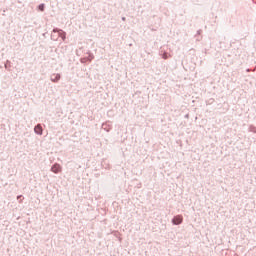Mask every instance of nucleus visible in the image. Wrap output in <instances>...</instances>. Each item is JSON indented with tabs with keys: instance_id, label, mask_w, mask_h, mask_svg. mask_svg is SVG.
Returning a JSON list of instances; mask_svg holds the SVG:
<instances>
[{
	"instance_id": "obj_1",
	"label": "nucleus",
	"mask_w": 256,
	"mask_h": 256,
	"mask_svg": "<svg viewBox=\"0 0 256 256\" xmlns=\"http://www.w3.org/2000/svg\"><path fill=\"white\" fill-rule=\"evenodd\" d=\"M172 222L174 225H181L183 223V216H175Z\"/></svg>"
},
{
	"instance_id": "obj_2",
	"label": "nucleus",
	"mask_w": 256,
	"mask_h": 256,
	"mask_svg": "<svg viewBox=\"0 0 256 256\" xmlns=\"http://www.w3.org/2000/svg\"><path fill=\"white\" fill-rule=\"evenodd\" d=\"M52 172H53V173H61V165H59V164H54V165L52 166Z\"/></svg>"
},
{
	"instance_id": "obj_3",
	"label": "nucleus",
	"mask_w": 256,
	"mask_h": 256,
	"mask_svg": "<svg viewBox=\"0 0 256 256\" xmlns=\"http://www.w3.org/2000/svg\"><path fill=\"white\" fill-rule=\"evenodd\" d=\"M34 131H35V133H37V135L43 134V128L39 124L34 128Z\"/></svg>"
},
{
	"instance_id": "obj_4",
	"label": "nucleus",
	"mask_w": 256,
	"mask_h": 256,
	"mask_svg": "<svg viewBox=\"0 0 256 256\" xmlns=\"http://www.w3.org/2000/svg\"><path fill=\"white\" fill-rule=\"evenodd\" d=\"M38 9H39L40 11H45V4H40V5L38 6Z\"/></svg>"
},
{
	"instance_id": "obj_5",
	"label": "nucleus",
	"mask_w": 256,
	"mask_h": 256,
	"mask_svg": "<svg viewBox=\"0 0 256 256\" xmlns=\"http://www.w3.org/2000/svg\"><path fill=\"white\" fill-rule=\"evenodd\" d=\"M61 79V76L56 75L55 78L52 77V81H59Z\"/></svg>"
}]
</instances>
